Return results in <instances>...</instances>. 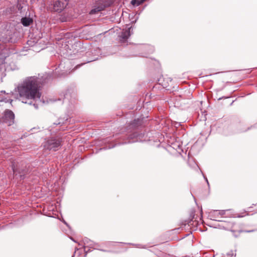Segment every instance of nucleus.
<instances>
[{
	"label": "nucleus",
	"instance_id": "0eeeda50",
	"mask_svg": "<svg viewBox=\"0 0 257 257\" xmlns=\"http://www.w3.org/2000/svg\"><path fill=\"white\" fill-rule=\"evenodd\" d=\"M104 9H105V6L103 5H100L98 6H96L90 11L89 14L90 15L95 14L99 12L103 11Z\"/></svg>",
	"mask_w": 257,
	"mask_h": 257
},
{
	"label": "nucleus",
	"instance_id": "f3484780",
	"mask_svg": "<svg viewBox=\"0 0 257 257\" xmlns=\"http://www.w3.org/2000/svg\"><path fill=\"white\" fill-rule=\"evenodd\" d=\"M94 60H95V59L93 60V61H94ZM91 61H92V60H89V61H88L87 62H91Z\"/></svg>",
	"mask_w": 257,
	"mask_h": 257
},
{
	"label": "nucleus",
	"instance_id": "dca6fc26",
	"mask_svg": "<svg viewBox=\"0 0 257 257\" xmlns=\"http://www.w3.org/2000/svg\"><path fill=\"white\" fill-rule=\"evenodd\" d=\"M199 211L200 214L202 215V209L198 210Z\"/></svg>",
	"mask_w": 257,
	"mask_h": 257
},
{
	"label": "nucleus",
	"instance_id": "ddd939ff",
	"mask_svg": "<svg viewBox=\"0 0 257 257\" xmlns=\"http://www.w3.org/2000/svg\"><path fill=\"white\" fill-rule=\"evenodd\" d=\"M204 179H205L206 182H207V185H208V187H209V182H208V180H207V178H206V177H205V176H204Z\"/></svg>",
	"mask_w": 257,
	"mask_h": 257
},
{
	"label": "nucleus",
	"instance_id": "f257e3e1",
	"mask_svg": "<svg viewBox=\"0 0 257 257\" xmlns=\"http://www.w3.org/2000/svg\"><path fill=\"white\" fill-rule=\"evenodd\" d=\"M40 83L39 78L32 76L26 78L18 85L16 89L23 103L33 105L36 109L40 103H44L39 89Z\"/></svg>",
	"mask_w": 257,
	"mask_h": 257
},
{
	"label": "nucleus",
	"instance_id": "6ab92c4d",
	"mask_svg": "<svg viewBox=\"0 0 257 257\" xmlns=\"http://www.w3.org/2000/svg\"><path fill=\"white\" fill-rule=\"evenodd\" d=\"M32 209H36V207L34 206H32Z\"/></svg>",
	"mask_w": 257,
	"mask_h": 257
},
{
	"label": "nucleus",
	"instance_id": "39448f33",
	"mask_svg": "<svg viewBox=\"0 0 257 257\" xmlns=\"http://www.w3.org/2000/svg\"><path fill=\"white\" fill-rule=\"evenodd\" d=\"M225 214V210H212L210 212L211 219L214 220H219L220 218L224 216Z\"/></svg>",
	"mask_w": 257,
	"mask_h": 257
},
{
	"label": "nucleus",
	"instance_id": "7ed1b4c3",
	"mask_svg": "<svg viewBox=\"0 0 257 257\" xmlns=\"http://www.w3.org/2000/svg\"><path fill=\"white\" fill-rule=\"evenodd\" d=\"M14 118L15 115L13 112L10 110H7L5 111L1 121L6 123L8 126H10L14 123Z\"/></svg>",
	"mask_w": 257,
	"mask_h": 257
},
{
	"label": "nucleus",
	"instance_id": "9b49d317",
	"mask_svg": "<svg viewBox=\"0 0 257 257\" xmlns=\"http://www.w3.org/2000/svg\"><path fill=\"white\" fill-rule=\"evenodd\" d=\"M140 3V0H132L131 4L134 6H138L141 4H139L138 3Z\"/></svg>",
	"mask_w": 257,
	"mask_h": 257
},
{
	"label": "nucleus",
	"instance_id": "2eb2a0df",
	"mask_svg": "<svg viewBox=\"0 0 257 257\" xmlns=\"http://www.w3.org/2000/svg\"><path fill=\"white\" fill-rule=\"evenodd\" d=\"M146 0H140V3H139L138 4H143L144 2H145Z\"/></svg>",
	"mask_w": 257,
	"mask_h": 257
},
{
	"label": "nucleus",
	"instance_id": "423d86ee",
	"mask_svg": "<svg viewBox=\"0 0 257 257\" xmlns=\"http://www.w3.org/2000/svg\"><path fill=\"white\" fill-rule=\"evenodd\" d=\"M131 29V27L128 28L127 30L123 31L121 32L120 35L119 36L120 39V41L121 42H124L131 35L130 31Z\"/></svg>",
	"mask_w": 257,
	"mask_h": 257
},
{
	"label": "nucleus",
	"instance_id": "9d476101",
	"mask_svg": "<svg viewBox=\"0 0 257 257\" xmlns=\"http://www.w3.org/2000/svg\"><path fill=\"white\" fill-rule=\"evenodd\" d=\"M226 255L227 257H232L236 255L235 250H230L229 252L227 253Z\"/></svg>",
	"mask_w": 257,
	"mask_h": 257
},
{
	"label": "nucleus",
	"instance_id": "4468645a",
	"mask_svg": "<svg viewBox=\"0 0 257 257\" xmlns=\"http://www.w3.org/2000/svg\"><path fill=\"white\" fill-rule=\"evenodd\" d=\"M244 214L243 215H237V216H234V217H243L245 215V213H244Z\"/></svg>",
	"mask_w": 257,
	"mask_h": 257
},
{
	"label": "nucleus",
	"instance_id": "6e6552de",
	"mask_svg": "<svg viewBox=\"0 0 257 257\" xmlns=\"http://www.w3.org/2000/svg\"><path fill=\"white\" fill-rule=\"evenodd\" d=\"M21 23L24 26L27 27L33 23V20L30 18H23L21 20Z\"/></svg>",
	"mask_w": 257,
	"mask_h": 257
},
{
	"label": "nucleus",
	"instance_id": "aec40b11",
	"mask_svg": "<svg viewBox=\"0 0 257 257\" xmlns=\"http://www.w3.org/2000/svg\"><path fill=\"white\" fill-rule=\"evenodd\" d=\"M13 171L15 172V169L14 168V167H13Z\"/></svg>",
	"mask_w": 257,
	"mask_h": 257
},
{
	"label": "nucleus",
	"instance_id": "f8f14e48",
	"mask_svg": "<svg viewBox=\"0 0 257 257\" xmlns=\"http://www.w3.org/2000/svg\"><path fill=\"white\" fill-rule=\"evenodd\" d=\"M139 134L137 132H134L132 134H131L130 136H129V138L131 139H133L134 138H137L138 136H139Z\"/></svg>",
	"mask_w": 257,
	"mask_h": 257
},
{
	"label": "nucleus",
	"instance_id": "1a4fd4ad",
	"mask_svg": "<svg viewBox=\"0 0 257 257\" xmlns=\"http://www.w3.org/2000/svg\"><path fill=\"white\" fill-rule=\"evenodd\" d=\"M43 214H45L48 216L52 217V215H51V211H53V210H45L43 209Z\"/></svg>",
	"mask_w": 257,
	"mask_h": 257
},
{
	"label": "nucleus",
	"instance_id": "20e7f679",
	"mask_svg": "<svg viewBox=\"0 0 257 257\" xmlns=\"http://www.w3.org/2000/svg\"><path fill=\"white\" fill-rule=\"evenodd\" d=\"M67 5V0H57L54 4V10L56 12H61Z\"/></svg>",
	"mask_w": 257,
	"mask_h": 257
},
{
	"label": "nucleus",
	"instance_id": "f03ea898",
	"mask_svg": "<svg viewBox=\"0 0 257 257\" xmlns=\"http://www.w3.org/2000/svg\"><path fill=\"white\" fill-rule=\"evenodd\" d=\"M60 146V141L55 139L48 140L44 144V148L45 149L53 151L58 150Z\"/></svg>",
	"mask_w": 257,
	"mask_h": 257
},
{
	"label": "nucleus",
	"instance_id": "a211bd4d",
	"mask_svg": "<svg viewBox=\"0 0 257 257\" xmlns=\"http://www.w3.org/2000/svg\"><path fill=\"white\" fill-rule=\"evenodd\" d=\"M81 65H77V66H76V68L79 67H80Z\"/></svg>",
	"mask_w": 257,
	"mask_h": 257
}]
</instances>
